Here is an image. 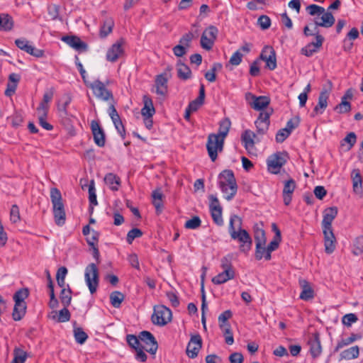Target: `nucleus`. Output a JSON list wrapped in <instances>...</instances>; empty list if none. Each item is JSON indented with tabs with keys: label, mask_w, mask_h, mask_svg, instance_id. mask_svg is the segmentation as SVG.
<instances>
[{
	"label": "nucleus",
	"mask_w": 363,
	"mask_h": 363,
	"mask_svg": "<svg viewBox=\"0 0 363 363\" xmlns=\"http://www.w3.org/2000/svg\"><path fill=\"white\" fill-rule=\"evenodd\" d=\"M70 317L71 315L69 310L67 308V307L64 306V308L59 311L57 320L59 323L67 322L70 320Z\"/></svg>",
	"instance_id": "61"
},
{
	"label": "nucleus",
	"mask_w": 363,
	"mask_h": 363,
	"mask_svg": "<svg viewBox=\"0 0 363 363\" xmlns=\"http://www.w3.org/2000/svg\"><path fill=\"white\" fill-rule=\"evenodd\" d=\"M90 234H91L90 236L89 235L87 236V238H86L87 243L90 246L97 245L98 241H99V235H100L99 233L96 231V230H92L91 233Z\"/></svg>",
	"instance_id": "63"
},
{
	"label": "nucleus",
	"mask_w": 363,
	"mask_h": 363,
	"mask_svg": "<svg viewBox=\"0 0 363 363\" xmlns=\"http://www.w3.org/2000/svg\"><path fill=\"white\" fill-rule=\"evenodd\" d=\"M15 44L19 49L34 57H42L44 55V51L43 50L37 49L32 46L29 41L25 38L16 39Z\"/></svg>",
	"instance_id": "15"
},
{
	"label": "nucleus",
	"mask_w": 363,
	"mask_h": 363,
	"mask_svg": "<svg viewBox=\"0 0 363 363\" xmlns=\"http://www.w3.org/2000/svg\"><path fill=\"white\" fill-rule=\"evenodd\" d=\"M84 279L91 294H94L99 282V269L94 263L88 264L85 269Z\"/></svg>",
	"instance_id": "6"
},
{
	"label": "nucleus",
	"mask_w": 363,
	"mask_h": 363,
	"mask_svg": "<svg viewBox=\"0 0 363 363\" xmlns=\"http://www.w3.org/2000/svg\"><path fill=\"white\" fill-rule=\"evenodd\" d=\"M299 284L302 289L299 296L300 298L303 301H309L313 298L314 291L309 282L305 279H301L299 280Z\"/></svg>",
	"instance_id": "26"
},
{
	"label": "nucleus",
	"mask_w": 363,
	"mask_h": 363,
	"mask_svg": "<svg viewBox=\"0 0 363 363\" xmlns=\"http://www.w3.org/2000/svg\"><path fill=\"white\" fill-rule=\"evenodd\" d=\"M255 240L256 245L259 247L260 245H266L267 239L265 232L262 228H257L255 230Z\"/></svg>",
	"instance_id": "47"
},
{
	"label": "nucleus",
	"mask_w": 363,
	"mask_h": 363,
	"mask_svg": "<svg viewBox=\"0 0 363 363\" xmlns=\"http://www.w3.org/2000/svg\"><path fill=\"white\" fill-rule=\"evenodd\" d=\"M281 241V238H274L273 240H272L268 246L267 247L268 249L267 254H265L264 259L266 260H270L272 258L271 253L272 252L277 250L279 247V242Z\"/></svg>",
	"instance_id": "51"
},
{
	"label": "nucleus",
	"mask_w": 363,
	"mask_h": 363,
	"mask_svg": "<svg viewBox=\"0 0 363 363\" xmlns=\"http://www.w3.org/2000/svg\"><path fill=\"white\" fill-rule=\"evenodd\" d=\"M89 201L91 205L96 206L98 204L96 194L95 183L94 180H91L88 185Z\"/></svg>",
	"instance_id": "48"
},
{
	"label": "nucleus",
	"mask_w": 363,
	"mask_h": 363,
	"mask_svg": "<svg viewBox=\"0 0 363 363\" xmlns=\"http://www.w3.org/2000/svg\"><path fill=\"white\" fill-rule=\"evenodd\" d=\"M218 33V30L213 26H210L206 28L201 37V46L206 50L212 49L214 42L216 40Z\"/></svg>",
	"instance_id": "9"
},
{
	"label": "nucleus",
	"mask_w": 363,
	"mask_h": 363,
	"mask_svg": "<svg viewBox=\"0 0 363 363\" xmlns=\"http://www.w3.org/2000/svg\"><path fill=\"white\" fill-rule=\"evenodd\" d=\"M328 87L323 88L319 94L318 104L315 106L311 113L312 117H315L318 114H322L328 106V100L332 88V82L328 81Z\"/></svg>",
	"instance_id": "11"
},
{
	"label": "nucleus",
	"mask_w": 363,
	"mask_h": 363,
	"mask_svg": "<svg viewBox=\"0 0 363 363\" xmlns=\"http://www.w3.org/2000/svg\"><path fill=\"white\" fill-rule=\"evenodd\" d=\"M108 114L115 125L116 129L121 137L124 139L125 136V130L123 123L121 120L120 116L118 115L115 106L113 104H111L108 108Z\"/></svg>",
	"instance_id": "20"
},
{
	"label": "nucleus",
	"mask_w": 363,
	"mask_h": 363,
	"mask_svg": "<svg viewBox=\"0 0 363 363\" xmlns=\"http://www.w3.org/2000/svg\"><path fill=\"white\" fill-rule=\"evenodd\" d=\"M230 125L231 122L229 118H225L221 120L219 123L218 133L216 135H219L220 138H223L225 140V137L228 134Z\"/></svg>",
	"instance_id": "39"
},
{
	"label": "nucleus",
	"mask_w": 363,
	"mask_h": 363,
	"mask_svg": "<svg viewBox=\"0 0 363 363\" xmlns=\"http://www.w3.org/2000/svg\"><path fill=\"white\" fill-rule=\"evenodd\" d=\"M353 190L357 194L362 192V179L359 169H354L352 172Z\"/></svg>",
	"instance_id": "36"
},
{
	"label": "nucleus",
	"mask_w": 363,
	"mask_h": 363,
	"mask_svg": "<svg viewBox=\"0 0 363 363\" xmlns=\"http://www.w3.org/2000/svg\"><path fill=\"white\" fill-rule=\"evenodd\" d=\"M287 155L285 152H277L269 156L267 160L269 172L278 174L283 165L286 162Z\"/></svg>",
	"instance_id": "8"
},
{
	"label": "nucleus",
	"mask_w": 363,
	"mask_h": 363,
	"mask_svg": "<svg viewBox=\"0 0 363 363\" xmlns=\"http://www.w3.org/2000/svg\"><path fill=\"white\" fill-rule=\"evenodd\" d=\"M204 99L205 88L203 84H201L199 96L195 100L191 101L187 107L189 109H191L194 112L196 111L204 103Z\"/></svg>",
	"instance_id": "29"
},
{
	"label": "nucleus",
	"mask_w": 363,
	"mask_h": 363,
	"mask_svg": "<svg viewBox=\"0 0 363 363\" xmlns=\"http://www.w3.org/2000/svg\"><path fill=\"white\" fill-rule=\"evenodd\" d=\"M54 95V89L51 88L48 91H45L43 95V101L40 104L38 107L42 106L46 107V111H48L49 105L48 103L52 100Z\"/></svg>",
	"instance_id": "55"
},
{
	"label": "nucleus",
	"mask_w": 363,
	"mask_h": 363,
	"mask_svg": "<svg viewBox=\"0 0 363 363\" xmlns=\"http://www.w3.org/2000/svg\"><path fill=\"white\" fill-rule=\"evenodd\" d=\"M359 350L358 346H353L347 350H345L340 353L342 359H352L359 356Z\"/></svg>",
	"instance_id": "43"
},
{
	"label": "nucleus",
	"mask_w": 363,
	"mask_h": 363,
	"mask_svg": "<svg viewBox=\"0 0 363 363\" xmlns=\"http://www.w3.org/2000/svg\"><path fill=\"white\" fill-rule=\"evenodd\" d=\"M74 335L76 342L81 345L84 343L88 338L87 334L81 328L74 329Z\"/></svg>",
	"instance_id": "50"
},
{
	"label": "nucleus",
	"mask_w": 363,
	"mask_h": 363,
	"mask_svg": "<svg viewBox=\"0 0 363 363\" xmlns=\"http://www.w3.org/2000/svg\"><path fill=\"white\" fill-rule=\"evenodd\" d=\"M141 342L147 345L146 351L152 354H155L158 349L157 342L154 335L149 331H142L138 335Z\"/></svg>",
	"instance_id": "13"
},
{
	"label": "nucleus",
	"mask_w": 363,
	"mask_h": 363,
	"mask_svg": "<svg viewBox=\"0 0 363 363\" xmlns=\"http://www.w3.org/2000/svg\"><path fill=\"white\" fill-rule=\"evenodd\" d=\"M296 188V182L294 179H290L284 184L283 189V201L286 206L291 203L292 199V194Z\"/></svg>",
	"instance_id": "25"
},
{
	"label": "nucleus",
	"mask_w": 363,
	"mask_h": 363,
	"mask_svg": "<svg viewBox=\"0 0 363 363\" xmlns=\"http://www.w3.org/2000/svg\"><path fill=\"white\" fill-rule=\"evenodd\" d=\"M310 353L313 358L318 357L322 352L320 342L318 336L308 341Z\"/></svg>",
	"instance_id": "35"
},
{
	"label": "nucleus",
	"mask_w": 363,
	"mask_h": 363,
	"mask_svg": "<svg viewBox=\"0 0 363 363\" xmlns=\"http://www.w3.org/2000/svg\"><path fill=\"white\" fill-rule=\"evenodd\" d=\"M27 353L19 347L13 350V359L11 363H24L27 359Z\"/></svg>",
	"instance_id": "45"
},
{
	"label": "nucleus",
	"mask_w": 363,
	"mask_h": 363,
	"mask_svg": "<svg viewBox=\"0 0 363 363\" xmlns=\"http://www.w3.org/2000/svg\"><path fill=\"white\" fill-rule=\"evenodd\" d=\"M360 338H361L360 335L352 334L350 337L342 339L340 342H339L335 347V350L337 351L340 348L343 347L344 346L348 345L352 343L356 340L360 339Z\"/></svg>",
	"instance_id": "52"
},
{
	"label": "nucleus",
	"mask_w": 363,
	"mask_h": 363,
	"mask_svg": "<svg viewBox=\"0 0 363 363\" xmlns=\"http://www.w3.org/2000/svg\"><path fill=\"white\" fill-rule=\"evenodd\" d=\"M306 11L311 16H318L314 18L315 30H317L318 26L330 28L335 23V19L332 13L325 11L320 6L311 4L306 7Z\"/></svg>",
	"instance_id": "2"
},
{
	"label": "nucleus",
	"mask_w": 363,
	"mask_h": 363,
	"mask_svg": "<svg viewBox=\"0 0 363 363\" xmlns=\"http://www.w3.org/2000/svg\"><path fill=\"white\" fill-rule=\"evenodd\" d=\"M234 277L235 273L223 271L216 277H213L211 281L214 284L219 285L225 283L230 279H233Z\"/></svg>",
	"instance_id": "37"
},
{
	"label": "nucleus",
	"mask_w": 363,
	"mask_h": 363,
	"mask_svg": "<svg viewBox=\"0 0 363 363\" xmlns=\"http://www.w3.org/2000/svg\"><path fill=\"white\" fill-rule=\"evenodd\" d=\"M28 294L27 289H21L14 294L13 300L15 302L26 303L24 300L28 296Z\"/></svg>",
	"instance_id": "57"
},
{
	"label": "nucleus",
	"mask_w": 363,
	"mask_h": 363,
	"mask_svg": "<svg viewBox=\"0 0 363 363\" xmlns=\"http://www.w3.org/2000/svg\"><path fill=\"white\" fill-rule=\"evenodd\" d=\"M210 211L213 221L219 226L223 225V220L222 218V208H215V210H211Z\"/></svg>",
	"instance_id": "59"
},
{
	"label": "nucleus",
	"mask_w": 363,
	"mask_h": 363,
	"mask_svg": "<svg viewBox=\"0 0 363 363\" xmlns=\"http://www.w3.org/2000/svg\"><path fill=\"white\" fill-rule=\"evenodd\" d=\"M123 40L120 39L108 49L106 56L107 61L114 62L123 54Z\"/></svg>",
	"instance_id": "16"
},
{
	"label": "nucleus",
	"mask_w": 363,
	"mask_h": 363,
	"mask_svg": "<svg viewBox=\"0 0 363 363\" xmlns=\"http://www.w3.org/2000/svg\"><path fill=\"white\" fill-rule=\"evenodd\" d=\"M352 96L350 91H347L345 94L342 97L341 103L336 106L335 110L340 113H347L351 110L350 102L347 101V99H351Z\"/></svg>",
	"instance_id": "30"
},
{
	"label": "nucleus",
	"mask_w": 363,
	"mask_h": 363,
	"mask_svg": "<svg viewBox=\"0 0 363 363\" xmlns=\"http://www.w3.org/2000/svg\"><path fill=\"white\" fill-rule=\"evenodd\" d=\"M325 237V252L328 254H331L335 249V238L333 233V230H330V234L328 230H323Z\"/></svg>",
	"instance_id": "27"
},
{
	"label": "nucleus",
	"mask_w": 363,
	"mask_h": 363,
	"mask_svg": "<svg viewBox=\"0 0 363 363\" xmlns=\"http://www.w3.org/2000/svg\"><path fill=\"white\" fill-rule=\"evenodd\" d=\"M21 80V76L18 74L11 73L9 76V82L6 85L4 94L6 96H13L16 90L18 84Z\"/></svg>",
	"instance_id": "24"
},
{
	"label": "nucleus",
	"mask_w": 363,
	"mask_h": 363,
	"mask_svg": "<svg viewBox=\"0 0 363 363\" xmlns=\"http://www.w3.org/2000/svg\"><path fill=\"white\" fill-rule=\"evenodd\" d=\"M218 185L226 200H231L237 193L238 185L233 174L230 169L223 170L218 176Z\"/></svg>",
	"instance_id": "3"
},
{
	"label": "nucleus",
	"mask_w": 363,
	"mask_h": 363,
	"mask_svg": "<svg viewBox=\"0 0 363 363\" xmlns=\"http://www.w3.org/2000/svg\"><path fill=\"white\" fill-rule=\"evenodd\" d=\"M113 26V20L111 18H106L104 21L103 25L101 26L99 33L100 37L106 38L108 34H110L112 32Z\"/></svg>",
	"instance_id": "41"
},
{
	"label": "nucleus",
	"mask_w": 363,
	"mask_h": 363,
	"mask_svg": "<svg viewBox=\"0 0 363 363\" xmlns=\"http://www.w3.org/2000/svg\"><path fill=\"white\" fill-rule=\"evenodd\" d=\"M250 106L256 111H263L270 104V99L266 96H256L250 93L246 95Z\"/></svg>",
	"instance_id": "12"
},
{
	"label": "nucleus",
	"mask_w": 363,
	"mask_h": 363,
	"mask_svg": "<svg viewBox=\"0 0 363 363\" xmlns=\"http://www.w3.org/2000/svg\"><path fill=\"white\" fill-rule=\"evenodd\" d=\"M143 235V232L138 228L131 229L127 234L126 241L128 244H132L135 238H140Z\"/></svg>",
	"instance_id": "58"
},
{
	"label": "nucleus",
	"mask_w": 363,
	"mask_h": 363,
	"mask_svg": "<svg viewBox=\"0 0 363 363\" xmlns=\"http://www.w3.org/2000/svg\"><path fill=\"white\" fill-rule=\"evenodd\" d=\"M21 216H20V211L19 208L17 205L13 204L11 206V211H10V220L13 223H16L18 221H20Z\"/></svg>",
	"instance_id": "60"
},
{
	"label": "nucleus",
	"mask_w": 363,
	"mask_h": 363,
	"mask_svg": "<svg viewBox=\"0 0 363 363\" xmlns=\"http://www.w3.org/2000/svg\"><path fill=\"white\" fill-rule=\"evenodd\" d=\"M91 129L94 137V143L99 147H104L106 143V137L103 128L96 121H92L91 123Z\"/></svg>",
	"instance_id": "18"
},
{
	"label": "nucleus",
	"mask_w": 363,
	"mask_h": 363,
	"mask_svg": "<svg viewBox=\"0 0 363 363\" xmlns=\"http://www.w3.org/2000/svg\"><path fill=\"white\" fill-rule=\"evenodd\" d=\"M352 253L356 255H360L363 253V236L358 237L354 242Z\"/></svg>",
	"instance_id": "53"
},
{
	"label": "nucleus",
	"mask_w": 363,
	"mask_h": 363,
	"mask_svg": "<svg viewBox=\"0 0 363 363\" xmlns=\"http://www.w3.org/2000/svg\"><path fill=\"white\" fill-rule=\"evenodd\" d=\"M221 267L223 271H227L231 273H235V271L233 269L231 259L230 257H224L221 259Z\"/></svg>",
	"instance_id": "62"
},
{
	"label": "nucleus",
	"mask_w": 363,
	"mask_h": 363,
	"mask_svg": "<svg viewBox=\"0 0 363 363\" xmlns=\"http://www.w3.org/2000/svg\"><path fill=\"white\" fill-rule=\"evenodd\" d=\"M255 138V134L250 130H246L241 136L242 141L244 143V147L247 151H250L255 145L254 138Z\"/></svg>",
	"instance_id": "32"
},
{
	"label": "nucleus",
	"mask_w": 363,
	"mask_h": 363,
	"mask_svg": "<svg viewBox=\"0 0 363 363\" xmlns=\"http://www.w3.org/2000/svg\"><path fill=\"white\" fill-rule=\"evenodd\" d=\"M126 340L130 347L133 348L135 350L143 347L140 344V340L139 337L134 335H128L126 336Z\"/></svg>",
	"instance_id": "54"
},
{
	"label": "nucleus",
	"mask_w": 363,
	"mask_h": 363,
	"mask_svg": "<svg viewBox=\"0 0 363 363\" xmlns=\"http://www.w3.org/2000/svg\"><path fill=\"white\" fill-rule=\"evenodd\" d=\"M71 294H72V291L69 289H66L63 288L61 291L60 298L61 303H62V305L65 307H67L71 303V300H72Z\"/></svg>",
	"instance_id": "49"
},
{
	"label": "nucleus",
	"mask_w": 363,
	"mask_h": 363,
	"mask_svg": "<svg viewBox=\"0 0 363 363\" xmlns=\"http://www.w3.org/2000/svg\"><path fill=\"white\" fill-rule=\"evenodd\" d=\"M143 102L144 106L141 109L142 116L143 118L152 117L155 113V110L152 99L149 96L145 95L143 96Z\"/></svg>",
	"instance_id": "28"
},
{
	"label": "nucleus",
	"mask_w": 363,
	"mask_h": 363,
	"mask_svg": "<svg viewBox=\"0 0 363 363\" xmlns=\"http://www.w3.org/2000/svg\"><path fill=\"white\" fill-rule=\"evenodd\" d=\"M26 312V303L15 302L13 311L12 313L13 319L16 321L20 320L25 315Z\"/></svg>",
	"instance_id": "34"
},
{
	"label": "nucleus",
	"mask_w": 363,
	"mask_h": 363,
	"mask_svg": "<svg viewBox=\"0 0 363 363\" xmlns=\"http://www.w3.org/2000/svg\"><path fill=\"white\" fill-rule=\"evenodd\" d=\"M220 328L223 330V335L225 337V343L231 345L234 342V338L233 332L230 328V324H222L220 323Z\"/></svg>",
	"instance_id": "44"
},
{
	"label": "nucleus",
	"mask_w": 363,
	"mask_h": 363,
	"mask_svg": "<svg viewBox=\"0 0 363 363\" xmlns=\"http://www.w3.org/2000/svg\"><path fill=\"white\" fill-rule=\"evenodd\" d=\"M123 300L124 295L120 291H115L110 295L111 303L114 308H119Z\"/></svg>",
	"instance_id": "46"
},
{
	"label": "nucleus",
	"mask_w": 363,
	"mask_h": 363,
	"mask_svg": "<svg viewBox=\"0 0 363 363\" xmlns=\"http://www.w3.org/2000/svg\"><path fill=\"white\" fill-rule=\"evenodd\" d=\"M337 208L335 206L329 207L325 209L323 211V219L322 221L323 230H328L330 233V230H333L332 223L337 216Z\"/></svg>",
	"instance_id": "19"
},
{
	"label": "nucleus",
	"mask_w": 363,
	"mask_h": 363,
	"mask_svg": "<svg viewBox=\"0 0 363 363\" xmlns=\"http://www.w3.org/2000/svg\"><path fill=\"white\" fill-rule=\"evenodd\" d=\"M168 77L167 73L157 75L155 78L156 94L164 96L167 92Z\"/></svg>",
	"instance_id": "23"
},
{
	"label": "nucleus",
	"mask_w": 363,
	"mask_h": 363,
	"mask_svg": "<svg viewBox=\"0 0 363 363\" xmlns=\"http://www.w3.org/2000/svg\"><path fill=\"white\" fill-rule=\"evenodd\" d=\"M104 182L113 191H117L121 184L120 178L113 173L107 174L104 177Z\"/></svg>",
	"instance_id": "38"
},
{
	"label": "nucleus",
	"mask_w": 363,
	"mask_h": 363,
	"mask_svg": "<svg viewBox=\"0 0 363 363\" xmlns=\"http://www.w3.org/2000/svg\"><path fill=\"white\" fill-rule=\"evenodd\" d=\"M177 76L180 79L186 80L191 78V71L190 68L179 60L177 63Z\"/></svg>",
	"instance_id": "33"
},
{
	"label": "nucleus",
	"mask_w": 363,
	"mask_h": 363,
	"mask_svg": "<svg viewBox=\"0 0 363 363\" xmlns=\"http://www.w3.org/2000/svg\"><path fill=\"white\" fill-rule=\"evenodd\" d=\"M260 59L266 62V67L274 70L277 68L276 52L271 46H265L260 55Z\"/></svg>",
	"instance_id": "14"
},
{
	"label": "nucleus",
	"mask_w": 363,
	"mask_h": 363,
	"mask_svg": "<svg viewBox=\"0 0 363 363\" xmlns=\"http://www.w3.org/2000/svg\"><path fill=\"white\" fill-rule=\"evenodd\" d=\"M224 139L216 134L211 133L208 136L206 148L211 160L214 162L218 157V152L223 151Z\"/></svg>",
	"instance_id": "5"
},
{
	"label": "nucleus",
	"mask_w": 363,
	"mask_h": 363,
	"mask_svg": "<svg viewBox=\"0 0 363 363\" xmlns=\"http://www.w3.org/2000/svg\"><path fill=\"white\" fill-rule=\"evenodd\" d=\"M242 219L237 215H232L230 218L228 231L233 240L240 243V250L247 253L252 248V240L247 230L242 229Z\"/></svg>",
	"instance_id": "1"
},
{
	"label": "nucleus",
	"mask_w": 363,
	"mask_h": 363,
	"mask_svg": "<svg viewBox=\"0 0 363 363\" xmlns=\"http://www.w3.org/2000/svg\"><path fill=\"white\" fill-rule=\"evenodd\" d=\"M61 40L77 51H84L87 48V45L75 35H65Z\"/></svg>",
	"instance_id": "21"
},
{
	"label": "nucleus",
	"mask_w": 363,
	"mask_h": 363,
	"mask_svg": "<svg viewBox=\"0 0 363 363\" xmlns=\"http://www.w3.org/2000/svg\"><path fill=\"white\" fill-rule=\"evenodd\" d=\"M13 26V21L9 15L4 13L0 14V30H10Z\"/></svg>",
	"instance_id": "42"
},
{
	"label": "nucleus",
	"mask_w": 363,
	"mask_h": 363,
	"mask_svg": "<svg viewBox=\"0 0 363 363\" xmlns=\"http://www.w3.org/2000/svg\"><path fill=\"white\" fill-rule=\"evenodd\" d=\"M37 111L38 114V120L40 125L47 130H52L53 126L46 121L48 112L46 111V107L43 106H42L41 107H38Z\"/></svg>",
	"instance_id": "31"
},
{
	"label": "nucleus",
	"mask_w": 363,
	"mask_h": 363,
	"mask_svg": "<svg viewBox=\"0 0 363 363\" xmlns=\"http://www.w3.org/2000/svg\"><path fill=\"white\" fill-rule=\"evenodd\" d=\"M201 220L197 216H194L191 219L186 220L184 227L186 229H197L201 226Z\"/></svg>",
	"instance_id": "56"
},
{
	"label": "nucleus",
	"mask_w": 363,
	"mask_h": 363,
	"mask_svg": "<svg viewBox=\"0 0 363 363\" xmlns=\"http://www.w3.org/2000/svg\"><path fill=\"white\" fill-rule=\"evenodd\" d=\"M194 38V35L191 32L185 33L179 40V44L184 45L188 48L190 47V43Z\"/></svg>",
	"instance_id": "64"
},
{
	"label": "nucleus",
	"mask_w": 363,
	"mask_h": 363,
	"mask_svg": "<svg viewBox=\"0 0 363 363\" xmlns=\"http://www.w3.org/2000/svg\"><path fill=\"white\" fill-rule=\"evenodd\" d=\"M324 41V38L321 35H317L315 42L308 43L301 49V54L311 57L313 53L318 52L319 48L322 46Z\"/></svg>",
	"instance_id": "22"
},
{
	"label": "nucleus",
	"mask_w": 363,
	"mask_h": 363,
	"mask_svg": "<svg viewBox=\"0 0 363 363\" xmlns=\"http://www.w3.org/2000/svg\"><path fill=\"white\" fill-rule=\"evenodd\" d=\"M50 199L52 204V211L55 223L57 225H62L65 223L66 214L65 206L62 202V197L60 191L57 188L50 189Z\"/></svg>",
	"instance_id": "4"
},
{
	"label": "nucleus",
	"mask_w": 363,
	"mask_h": 363,
	"mask_svg": "<svg viewBox=\"0 0 363 363\" xmlns=\"http://www.w3.org/2000/svg\"><path fill=\"white\" fill-rule=\"evenodd\" d=\"M89 87L92 89L94 96L105 101L113 100L112 92L106 88L105 84L99 80H95L89 84Z\"/></svg>",
	"instance_id": "10"
},
{
	"label": "nucleus",
	"mask_w": 363,
	"mask_h": 363,
	"mask_svg": "<svg viewBox=\"0 0 363 363\" xmlns=\"http://www.w3.org/2000/svg\"><path fill=\"white\" fill-rule=\"evenodd\" d=\"M163 194L160 189L153 191L152 194V203L156 208L157 213L162 211L163 203H162Z\"/></svg>",
	"instance_id": "40"
},
{
	"label": "nucleus",
	"mask_w": 363,
	"mask_h": 363,
	"mask_svg": "<svg viewBox=\"0 0 363 363\" xmlns=\"http://www.w3.org/2000/svg\"><path fill=\"white\" fill-rule=\"evenodd\" d=\"M202 346V340L199 335H192L186 347V354L190 358L197 357Z\"/></svg>",
	"instance_id": "17"
},
{
	"label": "nucleus",
	"mask_w": 363,
	"mask_h": 363,
	"mask_svg": "<svg viewBox=\"0 0 363 363\" xmlns=\"http://www.w3.org/2000/svg\"><path fill=\"white\" fill-rule=\"evenodd\" d=\"M172 320V311L163 305L155 306L154 312L151 316V320L154 325L164 326Z\"/></svg>",
	"instance_id": "7"
}]
</instances>
